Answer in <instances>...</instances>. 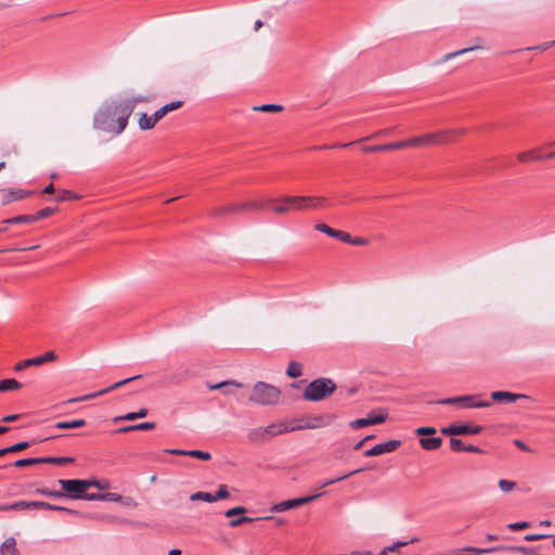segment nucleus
<instances>
[{
    "mask_svg": "<svg viewBox=\"0 0 555 555\" xmlns=\"http://www.w3.org/2000/svg\"><path fill=\"white\" fill-rule=\"evenodd\" d=\"M37 493L44 496H53V498H65V493L62 491H53L47 488L37 489Z\"/></svg>",
    "mask_w": 555,
    "mask_h": 555,
    "instance_id": "obj_43",
    "label": "nucleus"
},
{
    "mask_svg": "<svg viewBox=\"0 0 555 555\" xmlns=\"http://www.w3.org/2000/svg\"><path fill=\"white\" fill-rule=\"evenodd\" d=\"M465 133V129H448L430 132V134H437L439 137L435 140V145L449 144L456 140V135Z\"/></svg>",
    "mask_w": 555,
    "mask_h": 555,
    "instance_id": "obj_15",
    "label": "nucleus"
},
{
    "mask_svg": "<svg viewBox=\"0 0 555 555\" xmlns=\"http://www.w3.org/2000/svg\"><path fill=\"white\" fill-rule=\"evenodd\" d=\"M253 109L264 113H278L283 111V106L279 104H263L260 106H255Z\"/></svg>",
    "mask_w": 555,
    "mask_h": 555,
    "instance_id": "obj_38",
    "label": "nucleus"
},
{
    "mask_svg": "<svg viewBox=\"0 0 555 555\" xmlns=\"http://www.w3.org/2000/svg\"><path fill=\"white\" fill-rule=\"evenodd\" d=\"M190 500L191 501H205L208 503H212L214 495L208 492H195V493L191 494Z\"/></svg>",
    "mask_w": 555,
    "mask_h": 555,
    "instance_id": "obj_39",
    "label": "nucleus"
},
{
    "mask_svg": "<svg viewBox=\"0 0 555 555\" xmlns=\"http://www.w3.org/2000/svg\"><path fill=\"white\" fill-rule=\"evenodd\" d=\"M35 222L34 215H22L17 217H13L10 219H5L2 221L4 224H17V223H33Z\"/></svg>",
    "mask_w": 555,
    "mask_h": 555,
    "instance_id": "obj_31",
    "label": "nucleus"
},
{
    "mask_svg": "<svg viewBox=\"0 0 555 555\" xmlns=\"http://www.w3.org/2000/svg\"><path fill=\"white\" fill-rule=\"evenodd\" d=\"M420 444L427 451H434L441 447L442 439L440 437H424L420 439Z\"/></svg>",
    "mask_w": 555,
    "mask_h": 555,
    "instance_id": "obj_25",
    "label": "nucleus"
},
{
    "mask_svg": "<svg viewBox=\"0 0 555 555\" xmlns=\"http://www.w3.org/2000/svg\"><path fill=\"white\" fill-rule=\"evenodd\" d=\"M322 494L323 493H317V494H313V495H308V496H302V498H297V499H291V500L282 501L280 503L274 504L271 507V512H273V513H283V512H286L288 509L299 507L301 505L308 504V503L317 500Z\"/></svg>",
    "mask_w": 555,
    "mask_h": 555,
    "instance_id": "obj_8",
    "label": "nucleus"
},
{
    "mask_svg": "<svg viewBox=\"0 0 555 555\" xmlns=\"http://www.w3.org/2000/svg\"><path fill=\"white\" fill-rule=\"evenodd\" d=\"M33 508L54 511L55 508H57V505H53L42 501H33Z\"/></svg>",
    "mask_w": 555,
    "mask_h": 555,
    "instance_id": "obj_49",
    "label": "nucleus"
},
{
    "mask_svg": "<svg viewBox=\"0 0 555 555\" xmlns=\"http://www.w3.org/2000/svg\"><path fill=\"white\" fill-rule=\"evenodd\" d=\"M29 446H30L29 442L23 441V442L15 443L11 447H8V450H9V453H15V452H20V451L27 449Z\"/></svg>",
    "mask_w": 555,
    "mask_h": 555,
    "instance_id": "obj_48",
    "label": "nucleus"
},
{
    "mask_svg": "<svg viewBox=\"0 0 555 555\" xmlns=\"http://www.w3.org/2000/svg\"><path fill=\"white\" fill-rule=\"evenodd\" d=\"M133 112V102H112L103 105L94 115V127L105 132L120 134Z\"/></svg>",
    "mask_w": 555,
    "mask_h": 555,
    "instance_id": "obj_1",
    "label": "nucleus"
},
{
    "mask_svg": "<svg viewBox=\"0 0 555 555\" xmlns=\"http://www.w3.org/2000/svg\"><path fill=\"white\" fill-rule=\"evenodd\" d=\"M553 44H555V40L552 41V42L542 43V44L537 46V47L527 48V50H546V49H548Z\"/></svg>",
    "mask_w": 555,
    "mask_h": 555,
    "instance_id": "obj_61",
    "label": "nucleus"
},
{
    "mask_svg": "<svg viewBox=\"0 0 555 555\" xmlns=\"http://www.w3.org/2000/svg\"><path fill=\"white\" fill-rule=\"evenodd\" d=\"M363 151L366 152V153L395 151V142L393 143L380 144V145L365 146L363 149Z\"/></svg>",
    "mask_w": 555,
    "mask_h": 555,
    "instance_id": "obj_36",
    "label": "nucleus"
},
{
    "mask_svg": "<svg viewBox=\"0 0 555 555\" xmlns=\"http://www.w3.org/2000/svg\"><path fill=\"white\" fill-rule=\"evenodd\" d=\"M158 120L155 118V115H147L146 113H142L139 118V128L141 130H151L155 127Z\"/></svg>",
    "mask_w": 555,
    "mask_h": 555,
    "instance_id": "obj_26",
    "label": "nucleus"
},
{
    "mask_svg": "<svg viewBox=\"0 0 555 555\" xmlns=\"http://www.w3.org/2000/svg\"><path fill=\"white\" fill-rule=\"evenodd\" d=\"M22 387V384L16 379L9 378L0 382V391L16 390Z\"/></svg>",
    "mask_w": 555,
    "mask_h": 555,
    "instance_id": "obj_33",
    "label": "nucleus"
},
{
    "mask_svg": "<svg viewBox=\"0 0 555 555\" xmlns=\"http://www.w3.org/2000/svg\"><path fill=\"white\" fill-rule=\"evenodd\" d=\"M33 508V501H18L11 504L0 505V511H20V509H30Z\"/></svg>",
    "mask_w": 555,
    "mask_h": 555,
    "instance_id": "obj_27",
    "label": "nucleus"
},
{
    "mask_svg": "<svg viewBox=\"0 0 555 555\" xmlns=\"http://www.w3.org/2000/svg\"><path fill=\"white\" fill-rule=\"evenodd\" d=\"M336 390V384L331 378H317L308 384L304 391V399L321 401L328 398Z\"/></svg>",
    "mask_w": 555,
    "mask_h": 555,
    "instance_id": "obj_3",
    "label": "nucleus"
},
{
    "mask_svg": "<svg viewBox=\"0 0 555 555\" xmlns=\"http://www.w3.org/2000/svg\"><path fill=\"white\" fill-rule=\"evenodd\" d=\"M85 425H86L85 420H74V421H68V422H59L54 425V427L57 429H75V428L83 427Z\"/></svg>",
    "mask_w": 555,
    "mask_h": 555,
    "instance_id": "obj_28",
    "label": "nucleus"
},
{
    "mask_svg": "<svg viewBox=\"0 0 555 555\" xmlns=\"http://www.w3.org/2000/svg\"><path fill=\"white\" fill-rule=\"evenodd\" d=\"M37 464H42V457H31V459H22L17 460L13 463L15 467H26V466H33Z\"/></svg>",
    "mask_w": 555,
    "mask_h": 555,
    "instance_id": "obj_35",
    "label": "nucleus"
},
{
    "mask_svg": "<svg viewBox=\"0 0 555 555\" xmlns=\"http://www.w3.org/2000/svg\"><path fill=\"white\" fill-rule=\"evenodd\" d=\"M182 101H173L170 102L164 106H162L159 109H157L154 115L155 118L159 121L163 117H165L169 112H172L175 109H178L182 106Z\"/></svg>",
    "mask_w": 555,
    "mask_h": 555,
    "instance_id": "obj_24",
    "label": "nucleus"
},
{
    "mask_svg": "<svg viewBox=\"0 0 555 555\" xmlns=\"http://www.w3.org/2000/svg\"><path fill=\"white\" fill-rule=\"evenodd\" d=\"M0 555H21L13 537L5 539L0 545Z\"/></svg>",
    "mask_w": 555,
    "mask_h": 555,
    "instance_id": "obj_22",
    "label": "nucleus"
},
{
    "mask_svg": "<svg viewBox=\"0 0 555 555\" xmlns=\"http://www.w3.org/2000/svg\"><path fill=\"white\" fill-rule=\"evenodd\" d=\"M79 198L78 195L72 193L70 191H63L60 197L57 198L59 202L67 201V199H77Z\"/></svg>",
    "mask_w": 555,
    "mask_h": 555,
    "instance_id": "obj_57",
    "label": "nucleus"
},
{
    "mask_svg": "<svg viewBox=\"0 0 555 555\" xmlns=\"http://www.w3.org/2000/svg\"><path fill=\"white\" fill-rule=\"evenodd\" d=\"M514 444H515L518 449H520V450H522V451H525V452H531V449H530L526 443H524L521 440H515V441H514Z\"/></svg>",
    "mask_w": 555,
    "mask_h": 555,
    "instance_id": "obj_64",
    "label": "nucleus"
},
{
    "mask_svg": "<svg viewBox=\"0 0 555 555\" xmlns=\"http://www.w3.org/2000/svg\"><path fill=\"white\" fill-rule=\"evenodd\" d=\"M482 431V427L479 425L470 426L468 424H452L441 428V433L447 436H465V435H477Z\"/></svg>",
    "mask_w": 555,
    "mask_h": 555,
    "instance_id": "obj_10",
    "label": "nucleus"
},
{
    "mask_svg": "<svg viewBox=\"0 0 555 555\" xmlns=\"http://www.w3.org/2000/svg\"><path fill=\"white\" fill-rule=\"evenodd\" d=\"M214 495V502L218 501V500H223V499H227L230 494H229V491H228V488L225 485H221L218 489V491L212 494Z\"/></svg>",
    "mask_w": 555,
    "mask_h": 555,
    "instance_id": "obj_46",
    "label": "nucleus"
},
{
    "mask_svg": "<svg viewBox=\"0 0 555 555\" xmlns=\"http://www.w3.org/2000/svg\"><path fill=\"white\" fill-rule=\"evenodd\" d=\"M54 511H60V512L68 513V514H72V515H80V513L78 511L72 509V508H68V507H65V506H59L57 505V508H55Z\"/></svg>",
    "mask_w": 555,
    "mask_h": 555,
    "instance_id": "obj_63",
    "label": "nucleus"
},
{
    "mask_svg": "<svg viewBox=\"0 0 555 555\" xmlns=\"http://www.w3.org/2000/svg\"><path fill=\"white\" fill-rule=\"evenodd\" d=\"M482 47L480 46H475V47H469V48H465V49H461V50H457V51H454V52H450L448 54H446L438 63H444V62H448L459 55H463L465 53H468V52H472V51H475V50H478V49H481Z\"/></svg>",
    "mask_w": 555,
    "mask_h": 555,
    "instance_id": "obj_30",
    "label": "nucleus"
},
{
    "mask_svg": "<svg viewBox=\"0 0 555 555\" xmlns=\"http://www.w3.org/2000/svg\"><path fill=\"white\" fill-rule=\"evenodd\" d=\"M466 552H477V553H493V552H500V551H509V552H519L526 555L532 554V548L527 546H511V545H500V546H493L489 548H477V547H466Z\"/></svg>",
    "mask_w": 555,
    "mask_h": 555,
    "instance_id": "obj_13",
    "label": "nucleus"
},
{
    "mask_svg": "<svg viewBox=\"0 0 555 555\" xmlns=\"http://www.w3.org/2000/svg\"><path fill=\"white\" fill-rule=\"evenodd\" d=\"M499 487L503 492H509L515 489L516 482L506 479H501L499 481Z\"/></svg>",
    "mask_w": 555,
    "mask_h": 555,
    "instance_id": "obj_45",
    "label": "nucleus"
},
{
    "mask_svg": "<svg viewBox=\"0 0 555 555\" xmlns=\"http://www.w3.org/2000/svg\"><path fill=\"white\" fill-rule=\"evenodd\" d=\"M57 483L64 491L65 496L73 500H80L83 492L89 489V483L82 479H60Z\"/></svg>",
    "mask_w": 555,
    "mask_h": 555,
    "instance_id": "obj_6",
    "label": "nucleus"
},
{
    "mask_svg": "<svg viewBox=\"0 0 555 555\" xmlns=\"http://www.w3.org/2000/svg\"><path fill=\"white\" fill-rule=\"evenodd\" d=\"M291 202L307 203L308 209H318L326 203L323 196H297V198H288Z\"/></svg>",
    "mask_w": 555,
    "mask_h": 555,
    "instance_id": "obj_17",
    "label": "nucleus"
},
{
    "mask_svg": "<svg viewBox=\"0 0 555 555\" xmlns=\"http://www.w3.org/2000/svg\"><path fill=\"white\" fill-rule=\"evenodd\" d=\"M491 398L496 402H515L517 399H528L529 397L509 391H493L491 392Z\"/></svg>",
    "mask_w": 555,
    "mask_h": 555,
    "instance_id": "obj_19",
    "label": "nucleus"
},
{
    "mask_svg": "<svg viewBox=\"0 0 555 555\" xmlns=\"http://www.w3.org/2000/svg\"><path fill=\"white\" fill-rule=\"evenodd\" d=\"M87 482L89 483V488L90 487H95L98 489H101V490H104V489H107L108 488V485L107 483H101L100 481L98 480H87Z\"/></svg>",
    "mask_w": 555,
    "mask_h": 555,
    "instance_id": "obj_60",
    "label": "nucleus"
},
{
    "mask_svg": "<svg viewBox=\"0 0 555 555\" xmlns=\"http://www.w3.org/2000/svg\"><path fill=\"white\" fill-rule=\"evenodd\" d=\"M238 206H241V211L246 210V209L260 211L267 207L266 201L264 202L248 201V202L238 204Z\"/></svg>",
    "mask_w": 555,
    "mask_h": 555,
    "instance_id": "obj_32",
    "label": "nucleus"
},
{
    "mask_svg": "<svg viewBox=\"0 0 555 555\" xmlns=\"http://www.w3.org/2000/svg\"><path fill=\"white\" fill-rule=\"evenodd\" d=\"M314 229L319 232L327 234L328 236H332L334 230L333 228L326 225L325 223H317L314 225Z\"/></svg>",
    "mask_w": 555,
    "mask_h": 555,
    "instance_id": "obj_55",
    "label": "nucleus"
},
{
    "mask_svg": "<svg viewBox=\"0 0 555 555\" xmlns=\"http://www.w3.org/2000/svg\"><path fill=\"white\" fill-rule=\"evenodd\" d=\"M109 494H102V493H87V491L83 492V496H81L80 500H87V501H106L108 500Z\"/></svg>",
    "mask_w": 555,
    "mask_h": 555,
    "instance_id": "obj_40",
    "label": "nucleus"
},
{
    "mask_svg": "<svg viewBox=\"0 0 555 555\" xmlns=\"http://www.w3.org/2000/svg\"><path fill=\"white\" fill-rule=\"evenodd\" d=\"M391 132V129H384V130H379L377 131L376 133L372 134L371 137H367V138H364V139H361L360 141H364V140H369L371 138H376V137H379V135H387Z\"/></svg>",
    "mask_w": 555,
    "mask_h": 555,
    "instance_id": "obj_62",
    "label": "nucleus"
},
{
    "mask_svg": "<svg viewBox=\"0 0 555 555\" xmlns=\"http://www.w3.org/2000/svg\"><path fill=\"white\" fill-rule=\"evenodd\" d=\"M362 470H363L362 468H359V469L352 470V472H350L349 474L344 475V476H341V477H338V478H335V479L327 480V481H325L321 487H327V486H330V485H333V483H335V482H338V481H340V480H344V479H346V478H348V477H350V476H352V475L359 474V473H361Z\"/></svg>",
    "mask_w": 555,
    "mask_h": 555,
    "instance_id": "obj_47",
    "label": "nucleus"
},
{
    "mask_svg": "<svg viewBox=\"0 0 555 555\" xmlns=\"http://www.w3.org/2000/svg\"><path fill=\"white\" fill-rule=\"evenodd\" d=\"M135 420H138L137 415H135V412H129V413H127L125 415L115 417L114 422L118 423V422H122V421H135Z\"/></svg>",
    "mask_w": 555,
    "mask_h": 555,
    "instance_id": "obj_56",
    "label": "nucleus"
},
{
    "mask_svg": "<svg viewBox=\"0 0 555 555\" xmlns=\"http://www.w3.org/2000/svg\"><path fill=\"white\" fill-rule=\"evenodd\" d=\"M438 135L437 134H430L424 133L421 135H415L406 140L395 142V150L400 149H422V147H429L435 145V140Z\"/></svg>",
    "mask_w": 555,
    "mask_h": 555,
    "instance_id": "obj_7",
    "label": "nucleus"
},
{
    "mask_svg": "<svg viewBox=\"0 0 555 555\" xmlns=\"http://www.w3.org/2000/svg\"><path fill=\"white\" fill-rule=\"evenodd\" d=\"M241 383L235 380H224L218 384H207V387L211 390H221L224 395L233 393L234 389L242 387Z\"/></svg>",
    "mask_w": 555,
    "mask_h": 555,
    "instance_id": "obj_18",
    "label": "nucleus"
},
{
    "mask_svg": "<svg viewBox=\"0 0 555 555\" xmlns=\"http://www.w3.org/2000/svg\"><path fill=\"white\" fill-rule=\"evenodd\" d=\"M507 527L512 531H519V530L529 528L530 524L527 521H519V522H512Z\"/></svg>",
    "mask_w": 555,
    "mask_h": 555,
    "instance_id": "obj_50",
    "label": "nucleus"
},
{
    "mask_svg": "<svg viewBox=\"0 0 555 555\" xmlns=\"http://www.w3.org/2000/svg\"><path fill=\"white\" fill-rule=\"evenodd\" d=\"M352 245L357 246H365L369 244V240L362 236L352 237L351 236V243Z\"/></svg>",
    "mask_w": 555,
    "mask_h": 555,
    "instance_id": "obj_59",
    "label": "nucleus"
},
{
    "mask_svg": "<svg viewBox=\"0 0 555 555\" xmlns=\"http://www.w3.org/2000/svg\"><path fill=\"white\" fill-rule=\"evenodd\" d=\"M288 198H297V196L284 195L281 197H269L266 199V205L274 214L285 215L292 211V205L298 204V202L287 201Z\"/></svg>",
    "mask_w": 555,
    "mask_h": 555,
    "instance_id": "obj_9",
    "label": "nucleus"
},
{
    "mask_svg": "<svg viewBox=\"0 0 555 555\" xmlns=\"http://www.w3.org/2000/svg\"><path fill=\"white\" fill-rule=\"evenodd\" d=\"M417 541H418L417 538H413L409 542H406V541H397L393 544H391L390 546H387L386 548L389 552H398L401 547L408 545L409 543H414V542H417Z\"/></svg>",
    "mask_w": 555,
    "mask_h": 555,
    "instance_id": "obj_44",
    "label": "nucleus"
},
{
    "mask_svg": "<svg viewBox=\"0 0 555 555\" xmlns=\"http://www.w3.org/2000/svg\"><path fill=\"white\" fill-rule=\"evenodd\" d=\"M73 457L68 456H46L42 457V464H55V465H64L74 463Z\"/></svg>",
    "mask_w": 555,
    "mask_h": 555,
    "instance_id": "obj_29",
    "label": "nucleus"
},
{
    "mask_svg": "<svg viewBox=\"0 0 555 555\" xmlns=\"http://www.w3.org/2000/svg\"><path fill=\"white\" fill-rule=\"evenodd\" d=\"M156 427V424L154 422H145L134 425V431L135 430H152Z\"/></svg>",
    "mask_w": 555,
    "mask_h": 555,
    "instance_id": "obj_54",
    "label": "nucleus"
},
{
    "mask_svg": "<svg viewBox=\"0 0 555 555\" xmlns=\"http://www.w3.org/2000/svg\"><path fill=\"white\" fill-rule=\"evenodd\" d=\"M480 397L481 395H465L440 399L434 403L441 405H456L463 409L489 408L491 403L489 401L479 400Z\"/></svg>",
    "mask_w": 555,
    "mask_h": 555,
    "instance_id": "obj_5",
    "label": "nucleus"
},
{
    "mask_svg": "<svg viewBox=\"0 0 555 555\" xmlns=\"http://www.w3.org/2000/svg\"><path fill=\"white\" fill-rule=\"evenodd\" d=\"M188 456L199 459L203 461H208L211 459V454L208 452L199 451V450H190L188 451Z\"/></svg>",
    "mask_w": 555,
    "mask_h": 555,
    "instance_id": "obj_42",
    "label": "nucleus"
},
{
    "mask_svg": "<svg viewBox=\"0 0 555 555\" xmlns=\"http://www.w3.org/2000/svg\"><path fill=\"white\" fill-rule=\"evenodd\" d=\"M245 512H246V508L244 506H236V507L225 511L224 515L227 517H233V515H243V514H245Z\"/></svg>",
    "mask_w": 555,
    "mask_h": 555,
    "instance_id": "obj_51",
    "label": "nucleus"
},
{
    "mask_svg": "<svg viewBox=\"0 0 555 555\" xmlns=\"http://www.w3.org/2000/svg\"><path fill=\"white\" fill-rule=\"evenodd\" d=\"M400 446H401V441H400V440H389V441H387V442L379 443V444H376V446H374V447H375L376 454H377V456H378V455H382V454H384V453H390V452H393V451H396Z\"/></svg>",
    "mask_w": 555,
    "mask_h": 555,
    "instance_id": "obj_23",
    "label": "nucleus"
},
{
    "mask_svg": "<svg viewBox=\"0 0 555 555\" xmlns=\"http://www.w3.org/2000/svg\"><path fill=\"white\" fill-rule=\"evenodd\" d=\"M255 519L254 518H250V517H246V516H243L241 518H237V519H232L229 525L230 527H238L241 526L242 524H245V522H251L254 521Z\"/></svg>",
    "mask_w": 555,
    "mask_h": 555,
    "instance_id": "obj_53",
    "label": "nucleus"
},
{
    "mask_svg": "<svg viewBox=\"0 0 555 555\" xmlns=\"http://www.w3.org/2000/svg\"><path fill=\"white\" fill-rule=\"evenodd\" d=\"M450 448L454 452H470V453H481L482 452L480 448L473 446V444L466 446L461 439H457V438L450 439Z\"/></svg>",
    "mask_w": 555,
    "mask_h": 555,
    "instance_id": "obj_20",
    "label": "nucleus"
},
{
    "mask_svg": "<svg viewBox=\"0 0 555 555\" xmlns=\"http://www.w3.org/2000/svg\"><path fill=\"white\" fill-rule=\"evenodd\" d=\"M31 194L30 191H25L22 189H2L1 190V203L2 205H8L12 202L23 199Z\"/></svg>",
    "mask_w": 555,
    "mask_h": 555,
    "instance_id": "obj_14",
    "label": "nucleus"
},
{
    "mask_svg": "<svg viewBox=\"0 0 555 555\" xmlns=\"http://www.w3.org/2000/svg\"><path fill=\"white\" fill-rule=\"evenodd\" d=\"M415 434L418 436H430L436 434L435 427H418L415 430Z\"/></svg>",
    "mask_w": 555,
    "mask_h": 555,
    "instance_id": "obj_52",
    "label": "nucleus"
},
{
    "mask_svg": "<svg viewBox=\"0 0 555 555\" xmlns=\"http://www.w3.org/2000/svg\"><path fill=\"white\" fill-rule=\"evenodd\" d=\"M241 212V206L238 204H228L224 206L216 207L211 210V215L214 217H224L230 214Z\"/></svg>",
    "mask_w": 555,
    "mask_h": 555,
    "instance_id": "obj_21",
    "label": "nucleus"
},
{
    "mask_svg": "<svg viewBox=\"0 0 555 555\" xmlns=\"http://www.w3.org/2000/svg\"><path fill=\"white\" fill-rule=\"evenodd\" d=\"M286 374L291 378H296V377L301 376V374H302V365L300 363L296 362V361H292L288 364V367L286 370Z\"/></svg>",
    "mask_w": 555,
    "mask_h": 555,
    "instance_id": "obj_34",
    "label": "nucleus"
},
{
    "mask_svg": "<svg viewBox=\"0 0 555 555\" xmlns=\"http://www.w3.org/2000/svg\"><path fill=\"white\" fill-rule=\"evenodd\" d=\"M56 359V354L54 351H48L46 353H43L42 356H39V357H35V358H31V359H26V360H23L21 362H18L14 370L20 372V371H23L29 366H39V365H42L44 363H48V362H52Z\"/></svg>",
    "mask_w": 555,
    "mask_h": 555,
    "instance_id": "obj_11",
    "label": "nucleus"
},
{
    "mask_svg": "<svg viewBox=\"0 0 555 555\" xmlns=\"http://www.w3.org/2000/svg\"><path fill=\"white\" fill-rule=\"evenodd\" d=\"M550 537L551 535H548V534L531 533V534H526L524 539H525V541L533 542V541H539V540L546 539V538H550Z\"/></svg>",
    "mask_w": 555,
    "mask_h": 555,
    "instance_id": "obj_58",
    "label": "nucleus"
},
{
    "mask_svg": "<svg viewBox=\"0 0 555 555\" xmlns=\"http://www.w3.org/2000/svg\"><path fill=\"white\" fill-rule=\"evenodd\" d=\"M55 210L56 209L50 208V207H46L43 209H40L39 211L34 214L35 222L52 216L55 212Z\"/></svg>",
    "mask_w": 555,
    "mask_h": 555,
    "instance_id": "obj_41",
    "label": "nucleus"
},
{
    "mask_svg": "<svg viewBox=\"0 0 555 555\" xmlns=\"http://www.w3.org/2000/svg\"><path fill=\"white\" fill-rule=\"evenodd\" d=\"M385 420H386V416L383 414H379V415L369 414V416L365 418H358L356 421H352L349 424V426L351 428L358 429V428H363V427L371 426V425L382 424L385 422Z\"/></svg>",
    "mask_w": 555,
    "mask_h": 555,
    "instance_id": "obj_16",
    "label": "nucleus"
},
{
    "mask_svg": "<svg viewBox=\"0 0 555 555\" xmlns=\"http://www.w3.org/2000/svg\"><path fill=\"white\" fill-rule=\"evenodd\" d=\"M518 159L521 163H526L529 160H538L542 159V156L538 154L535 151H527L518 154Z\"/></svg>",
    "mask_w": 555,
    "mask_h": 555,
    "instance_id": "obj_37",
    "label": "nucleus"
},
{
    "mask_svg": "<svg viewBox=\"0 0 555 555\" xmlns=\"http://www.w3.org/2000/svg\"><path fill=\"white\" fill-rule=\"evenodd\" d=\"M319 425L317 424H306L299 425L296 427H289L286 423H273L266 427H257L250 429L247 434V439L251 443H263L273 437L294 431L297 429H306V428H317Z\"/></svg>",
    "mask_w": 555,
    "mask_h": 555,
    "instance_id": "obj_2",
    "label": "nucleus"
},
{
    "mask_svg": "<svg viewBox=\"0 0 555 555\" xmlns=\"http://www.w3.org/2000/svg\"><path fill=\"white\" fill-rule=\"evenodd\" d=\"M281 391L278 387L263 382H258L253 387L249 400L261 405H273L278 403Z\"/></svg>",
    "mask_w": 555,
    "mask_h": 555,
    "instance_id": "obj_4",
    "label": "nucleus"
},
{
    "mask_svg": "<svg viewBox=\"0 0 555 555\" xmlns=\"http://www.w3.org/2000/svg\"><path fill=\"white\" fill-rule=\"evenodd\" d=\"M141 377H142V375H135V376H132V377H129V378L116 382L112 386H109L107 388H104L102 390H99L96 392L85 395V396H81V397H78V398H73V399L69 400V402H78V401L90 400V399L96 398L99 396L106 395L109 391H112L114 389H117V388H119V387H121V386H124V385H126V384H128V383H130L132 380H137V379H139Z\"/></svg>",
    "mask_w": 555,
    "mask_h": 555,
    "instance_id": "obj_12",
    "label": "nucleus"
}]
</instances>
